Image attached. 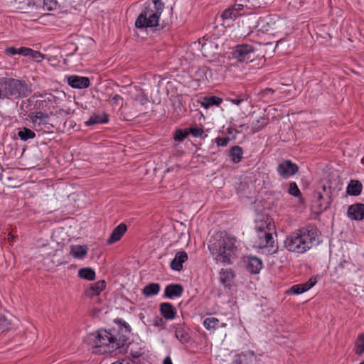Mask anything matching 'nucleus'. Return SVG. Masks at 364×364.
Wrapping results in <instances>:
<instances>
[{
  "label": "nucleus",
  "instance_id": "1",
  "mask_svg": "<svg viewBox=\"0 0 364 364\" xmlns=\"http://www.w3.org/2000/svg\"><path fill=\"white\" fill-rule=\"evenodd\" d=\"M238 244L234 235L218 231L209 239L208 248L215 263L232 264L237 257Z\"/></svg>",
  "mask_w": 364,
  "mask_h": 364
},
{
  "label": "nucleus",
  "instance_id": "2",
  "mask_svg": "<svg viewBox=\"0 0 364 364\" xmlns=\"http://www.w3.org/2000/svg\"><path fill=\"white\" fill-rule=\"evenodd\" d=\"M126 341L125 336H121L115 329H100L87 337V344L92 348L93 353L97 354L114 352L123 347Z\"/></svg>",
  "mask_w": 364,
  "mask_h": 364
},
{
  "label": "nucleus",
  "instance_id": "3",
  "mask_svg": "<svg viewBox=\"0 0 364 364\" xmlns=\"http://www.w3.org/2000/svg\"><path fill=\"white\" fill-rule=\"evenodd\" d=\"M317 236L315 228L298 230L287 237L284 246L290 252L304 253L311 248Z\"/></svg>",
  "mask_w": 364,
  "mask_h": 364
},
{
  "label": "nucleus",
  "instance_id": "4",
  "mask_svg": "<svg viewBox=\"0 0 364 364\" xmlns=\"http://www.w3.org/2000/svg\"><path fill=\"white\" fill-rule=\"evenodd\" d=\"M164 9V4L161 0L146 1L135 21V26L141 29L157 27Z\"/></svg>",
  "mask_w": 364,
  "mask_h": 364
},
{
  "label": "nucleus",
  "instance_id": "5",
  "mask_svg": "<svg viewBox=\"0 0 364 364\" xmlns=\"http://www.w3.org/2000/svg\"><path fill=\"white\" fill-rule=\"evenodd\" d=\"M0 87L8 97H25L31 92L24 81L14 78H0Z\"/></svg>",
  "mask_w": 364,
  "mask_h": 364
},
{
  "label": "nucleus",
  "instance_id": "6",
  "mask_svg": "<svg viewBox=\"0 0 364 364\" xmlns=\"http://www.w3.org/2000/svg\"><path fill=\"white\" fill-rule=\"evenodd\" d=\"M255 50V48L251 44H238L232 49V55L234 59L240 63H248L254 60Z\"/></svg>",
  "mask_w": 364,
  "mask_h": 364
},
{
  "label": "nucleus",
  "instance_id": "7",
  "mask_svg": "<svg viewBox=\"0 0 364 364\" xmlns=\"http://www.w3.org/2000/svg\"><path fill=\"white\" fill-rule=\"evenodd\" d=\"M52 114H53V112L50 107H48V109H44V112L38 111L31 113L29 117L36 130H41L43 128L49 129L51 125L48 121L50 116Z\"/></svg>",
  "mask_w": 364,
  "mask_h": 364
},
{
  "label": "nucleus",
  "instance_id": "8",
  "mask_svg": "<svg viewBox=\"0 0 364 364\" xmlns=\"http://www.w3.org/2000/svg\"><path fill=\"white\" fill-rule=\"evenodd\" d=\"M322 188L323 191L326 192V198H323L321 192L316 191L314 193V200L313 201L314 206L316 207L320 213L326 210L330 207L332 200L331 188L327 190L326 186H323Z\"/></svg>",
  "mask_w": 364,
  "mask_h": 364
},
{
  "label": "nucleus",
  "instance_id": "9",
  "mask_svg": "<svg viewBox=\"0 0 364 364\" xmlns=\"http://www.w3.org/2000/svg\"><path fill=\"white\" fill-rule=\"evenodd\" d=\"M278 174L283 178H289L299 171V166L291 160H284L277 167Z\"/></svg>",
  "mask_w": 364,
  "mask_h": 364
},
{
  "label": "nucleus",
  "instance_id": "10",
  "mask_svg": "<svg viewBox=\"0 0 364 364\" xmlns=\"http://www.w3.org/2000/svg\"><path fill=\"white\" fill-rule=\"evenodd\" d=\"M244 5L242 4H235L225 9L220 14V18L225 22L234 21L237 18L243 15Z\"/></svg>",
  "mask_w": 364,
  "mask_h": 364
},
{
  "label": "nucleus",
  "instance_id": "11",
  "mask_svg": "<svg viewBox=\"0 0 364 364\" xmlns=\"http://www.w3.org/2000/svg\"><path fill=\"white\" fill-rule=\"evenodd\" d=\"M257 237L255 239L253 247L255 248L264 249L273 247L274 242L272 232H256Z\"/></svg>",
  "mask_w": 364,
  "mask_h": 364
},
{
  "label": "nucleus",
  "instance_id": "12",
  "mask_svg": "<svg viewBox=\"0 0 364 364\" xmlns=\"http://www.w3.org/2000/svg\"><path fill=\"white\" fill-rule=\"evenodd\" d=\"M255 229L256 232H272L274 230V226L272 224V219L268 215H258L255 220Z\"/></svg>",
  "mask_w": 364,
  "mask_h": 364
},
{
  "label": "nucleus",
  "instance_id": "13",
  "mask_svg": "<svg viewBox=\"0 0 364 364\" xmlns=\"http://www.w3.org/2000/svg\"><path fill=\"white\" fill-rule=\"evenodd\" d=\"M67 83L75 89H85L90 85L89 77L73 75L66 77Z\"/></svg>",
  "mask_w": 364,
  "mask_h": 364
},
{
  "label": "nucleus",
  "instance_id": "14",
  "mask_svg": "<svg viewBox=\"0 0 364 364\" xmlns=\"http://www.w3.org/2000/svg\"><path fill=\"white\" fill-rule=\"evenodd\" d=\"M200 48H199L203 56L209 58L213 57L217 53L218 49V44L211 40H203L202 42L199 41Z\"/></svg>",
  "mask_w": 364,
  "mask_h": 364
},
{
  "label": "nucleus",
  "instance_id": "15",
  "mask_svg": "<svg viewBox=\"0 0 364 364\" xmlns=\"http://www.w3.org/2000/svg\"><path fill=\"white\" fill-rule=\"evenodd\" d=\"M235 272L231 268H222L219 272L220 282L225 287L230 289L235 277Z\"/></svg>",
  "mask_w": 364,
  "mask_h": 364
},
{
  "label": "nucleus",
  "instance_id": "16",
  "mask_svg": "<svg viewBox=\"0 0 364 364\" xmlns=\"http://www.w3.org/2000/svg\"><path fill=\"white\" fill-rule=\"evenodd\" d=\"M347 215L351 220H362L364 219V204L355 203L348 208Z\"/></svg>",
  "mask_w": 364,
  "mask_h": 364
},
{
  "label": "nucleus",
  "instance_id": "17",
  "mask_svg": "<svg viewBox=\"0 0 364 364\" xmlns=\"http://www.w3.org/2000/svg\"><path fill=\"white\" fill-rule=\"evenodd\" d=\"M127 231V226L125 223H120L116 228H114L109 238L107 240L108 245H112L123 237L125 232Z\"/></svg>",
  "mask_w": 364,
  "mask_h": 364
},
{
  "label": "nucleus",
  "instance_id": "18",
  "mask_svg": "<svg viewBox=\"0 0 364 364\" xmlns=\"http://www.w3.org/2000/svg\"><path fill=\"white\" fill-rule=\"evenodd\" d=\"M317 282L316 278L311 277L306 283L293 285L289 290L291 294H300L307 291Z\"/></svg>",
  "mask_w": 364,
  "mask_h": 364
},
{
  "label": "nucleus",
  "instance_id": "19",
  "mask_svg": "<svg viewBox=\"0 0 364 364\" xmlns=\"http://www.w3.org/2000/svg\"><path fill=\"white\" fill-rule=\"evenodd\" d=\"M183 292V287L179 284H168L164 289V296L166 298L173 299L181 296Z\"/></svg>",
  "mask_w": 364,
  "mask_h": 364
},
{
  "label": "nucleus",
  "instance_id": "20",
  "mask_svg": "<svg viewBox=\"0 0 364 364\" xmlns=\"http://www.w3.org/2000/svg\"><path fill=\"white\" fill-rule=\"evenodd\" d=\"M188 260V255L184 251L178 252L171 260L170 267L173 270L181 271L183 264Z\"/></svg>",
  "mask_w": 364,
  "mask_h": 364
},
{
  "label": "nucleus",
  "instance_id": "21",
  "mask_svg": "<svg viewBox=\"0 0 364 364\" xmlns=\"http://www.w3.org/2000/svg\"><path fill=\"white\" fill-rule=\"evenodd\" d=\"M106 287V283L104 280L97 281L90 284V287L85 291V294L90 298H92L99 295Z\"/></svg>",
  "mask_w": 364,
  "mask_h": 364
},
{
  "label": "nucleus",
  "instance_id": "22",
  "mask_svg": "<svg viewBox=\"0 0 364 364\" xmlns=\"http://www.w3.org/2000/svg\"><path fill=\"white\" fill-rule=\"evenodd\" d=\"M159 310L161 315L166 320L173 319L176 314V308L168 302L161 303Z\"/></svg>",
  "mask_w": 364,
  "mask_h": 364
},
{
  "label": "nucleus",
  "instance_id": "23",
  "mask_svg": "<svg viewBox=\"0 0 364 364\" xmlns=\"http://www.w3.org/2000/svg\"><path fill=\"white\" fill-rule=\"evenodd\" d=\"M176 338L182 343H188L189 341V335L188 330L183 323H178L173 326Z\"/></svg>",
  "mask_w": 364,
  "mask_h": 364
},
{
  "label": "nucleus",
  "instance_id": "24",
  "mask_svg": "<svg viewBox=\"0 0 364 364\" xmlns=\"http://www.w3.org/2000/svg\"><path fill=\"white\" fill-rule=\"evenodd\" d=\"M109 121V117L105 112L93 114L85 122L86 126H92L97 124H106Z\"/></svg>",
  "mask_w": 364,
  "mask_h": 364
},
{
  "label": "nucleus",
  "instance_id": "25",
  "mask_svg": "<svg viewBox=\"0 0 364 364\" xmlns=\"http://www.w3.org/2000/svg\"><path fill=\"white\" fill-rule=\"evenodd\" d=\"M262 267V261L256 257H249L247 269L252 274H257Z\"/></svg>",
  "mask_w": 364,
  "mask_h": 364
},
{
  "label": "nucleus",
  "instance_id": "26",
  "mask_svg": "<svg viewBox=\"0 0 364 364\" xmlns=\"http://www.w3.org/2000/svg\"><path fill=\"white\" fill-rule=\"evenodd\" d=\"M87 247L85 245H72L70 255L77 259H82L87 253Z\"/></svg>",
  "mask_w": 364,
  "mask_h": 364
},
{
  "label": "nucleus",
  "instance_id": "27",
  "mask_svg": "<svg viewBox=\"0 0 364 364\" xmlns=\"http://www.w3.org/2000/svg\"><path fill=\"white\" fill-rule=\"evenodd\" d=\"M363 186L358 181H351L347 187V193L350 196H357L362 191Z\"/></svg>",
  "mask_w": 364,
  "mask_h": 364
},
{
  "label": "nucleus",
  "instance_id": "28",
  "mask_svg": "<svg viewBox=\"0 0 364 364\" xmlns=\"http://www.w3.org/2000/svg\"><path fill=\"white\" fill-rule=\"evenodd\" d=\"M161 287L158 283H151L145 286L142 289V293L145 296L156 295L160 291Z\"/></svg>",
  "mask_w": 364,
  "mask_h": 364
},
{
  "label": "nucleus",
  "instance_id": "29",
  "mask_svg": "<svg viewBox=\"0 0 364 364\" xmlns=\"http://www.w3.org/2000/svg\"><path fill=\"white\" fill-rule=\"evenodd\" d=\"M243 156V150L240 146H234L230 151V156L234 163L241 161Z\"/></svg>",
  "mask_w": 364,
  "mask_h": 364
},
{
  "label": "nucleus",
  "instance_id": "30",
  "mask_svg": "<svg viewBox=\"0 0 364 364\" xmlns=\"http://www.w3.org/2000/svg\"><path fill=\"white\" fill-rule=\"evenodd\" d=\"M56 100L57 97L55 96L50 94L47 100H41L37 104V106L39 109H41L43 112H44V109H48V107H50L53 111L54 107L52 105L53 102H55Z\"/></svg>",
  "mask_w": 364,
  "mask_h": 364
},
{
  "label": "nucleus",
  "instance_id": "31",
  "mask_svg": "<svg viewBox=\"0 0 364 364\" xmlns=\"http://www.w3.org/2000/svg\"><path fill=\"white\" fill-rule=\"evenodd\" d=\"M17 134L20 139L24 141L36 137L35 132L26 127L19 129Z\"/></svg>",
  "mask_w": 364,
  "mask_h": 364
},
{
  "label": "nucleus",
  "instance_id": "32",
  "mask_svg": "<svg viewBox=\"0 0 364 364\" xmlns=\"http://www.w3.org/2000/svg\"><path fill=\"white\" fill-rule=\"evenodd\" d=\"M78 276L88 281H92L95 279V272L90 267L82 268L78 271Z\"/></svg>",
  "mask_w": 364,
  "mask_h": 364
},
{
  "label": "nucleus",
  "instance_id": "33",
  "mask_svg": "<svg viewBox=\"0 0 364 364\" xmlns=\"http://www.w3.org/2000/svg\"><path fill=\"white\" fill-rule=\"evenodd\" d=\"M269 119L265 116L260 117L252 123L253 132H257L263 129L268 123Z\"/></svg>",
  "mask_w": 364,
  "mask_h": 364
},
{
  "label": "nucleus",
  "instance_id": "34",
  "mask_svg": "<svg viewBox=\"0 0 364 364\" xmlns=\"http://www.w3.org/2000/svg\"><path fill=\"white\" fill-rule=\"evenodd\" d=\"M258 31L262 33L268 32L272 28V23L267 21V18H259L256 26Z\"/></svg>",
  "mask_w": 364,
  "mask_h": 364
},
{
  "label": "nucleus",
  "instance_id": "35",
  "mask_svg": "<svg viewBox=\"0 0 364 364\" xmlns=\"http://www.w3.org/2000/svg\"><path fill=\"white\" fill-rule=\"evenodd\" d=\"M351 262L347 259L341 260L336 267V270L341 274H346L347 272H350Z\"/></svg>",
  "mask_w": 364,
  "mask_h": 364
},
{
  "label": "nucleus",
  "instance_id": "36",
  "mask_svg": "<svg viewBox=\"0 0 364 364\" xmlns=\"http://www.w3.org/2000/svg\"><path fill=\"white\" fill-rule=\"evenodd\" d=\"M218 323L219 320L215 317H208L203 321L204 327L208 331L215 330L218 326Z\"/></svg>",
  "mask_w": 364,
  "mask_h": 364
},
{
  "label": "nucleus",
  "instance_id": "37",
  "mask_svg": "<svg viewBox=\"0 0 364 364\" xmlns=\"http://www.w3.org/2000/svg\"><path fill=\"white\" fill-rule=\"evenodd\" d=\"M78 50V47L73 43L67 45L63 50V53L65 57H70L73 55Z\"/></svg>",
  "mask_w": 364,
  "mask_h": 364
},
{
  "label": "nucleus",
  "instance_id": "38",
  "mask_svg": "<svg viewBox=\"0 0 364 364\" xmlns=\"http://www.w3.org/2000/svg\"><path fill=\"white\" fill-rule=\"evenodd\" d=\"M189 134V132H188V129H177L175 132L173 139L175 141H181L185 139Z\"/></svg>",
  "mask_w": 364,
  "mask_h": 364
},
{
  "label": "nucleus",
  "instance_id": "39",
  "mask_svg": "<svg viewBox=\"0 0 364 364\" xmlns=\"http://www.w3.org/2000/svg\"><path fill=\"white\" fill-rule=\"evenodd\" d=\"M58 2L57 0H43V8L47 11H53L57 9Z\"/></svg>",
  "mask_w": 364,
  "mask_h": 364
},
{
  "label": "nucleus",
  "instance_id": "40",
  "mask_svg": "<svg viewBox=\"0 0 364 364\" xmlns=\"http://www.w3.org/2000/svg\"><path fill=\"white\" fill-rule=\"evenodd\" d=\"M223 102V100L220 98V97H218L217 96H212V97H208L207 100H206V104L204 105V106L205 107H208L209 106H213V105H220Z\"/></svg>",
  "mask_w": 364,
  "mask_h": 364
},
{
  "label": "nucleus",
  "instance_id": "41",
  "mask_svg": "<svg viewBox=\"0 0 364 364\" xmlns=\"http://www.w3.org/2000/svg\"><path fill=\"white\" fill-rule=\"evenodd\" d=\"M288 193L294 196V197H299L301 196V191L296 183V182H291L289 184V187L288 189Z\"/></svg>",
  "mask_w": 364,
  "mask_h": 364
},
{
  "label": "nucleus",
  "instance_id": "42",
  "mask_svg": "<svg viewBox=\"0 0 364 364\" xmlns=\"http://www.w3.org/2000/svg\"><path fill=\"white\" fill-rule=\"evenodd\" d=\"M32 60H36L38 62L42 60L44 58L43 54H42L41 52L34 50L31 48H30L28 52V56Z\"/></svg>",
  "mask_w": 364,
  "mask_h": 364
},
{
  "label": "nucleus",
  "instance_id": "43",
  "mask_svg": "<svg viewBox=\"0 0 364 364\" xmlns=\"http://www.w3.org/2000/svg\"><path fill=\"white\" fill-rule=\"evenodd\" d=\"M232 104L236 105H240L242 102L247 100V97L245 94H241L240 95L236 96L234 98H229L228 100Z\"/></svg>",
  "mask_w": 364,
  "mask_h": 364
},
{
  "label": "nucleus",
  "instance_id": "44",
  "mask_svg": "<svg viewBox=\"0 0 364 364\" xmlns=\"http://www.w3.org/2000/svg\"><path fill=\"white\" fill-rule=\"evenodd\" d=\"M187 129H188V132H189V134H191L195 137H200L204 133L203 129L200 127H191V128H187Z\"/></svg>",
  "mask_w": 364,
  "mask_h": 364
},
{
  "label": "nucleus",
  "instance_id": "45",
  "mask_svg": "<svg viewBox=\"0 0 364 364\" xmlns=\"http://www.w3.org/2000/svg\"><path fill=\"white\" fill-rule=\"evenodd\" d=\"M134 347V344H132L130 346V354L134 358H139L143 354V350L141 348L135 349Z\"/></svg>",
  "mask_w": 364,
  "mask_h": 364
},
{
  "label": "nucleus",
  "instance_id": "46",
  "mask_svg": "<svg viewBox=\"0 0 364 364\" xmlns=\"http://www.w3.org/2000/svg\"><path fill=\"white\" fill-rule=\"evenodd\" d=\"M11 325L10 321L2 314H0V328L6 329Z\"/></svg>",
  "mask_w": 364,
  "mask_h": 364
},
{
  "label": "nucleus",
  "instance_id": "47",
  "mask_svg": "<svg viewBox=\"0 0 364 364\" xmlns=\"http://www.w3.org/2000/svg\"><path fill=\"white\" fill-rule=\"evenodd\" d=\"M230 141L229 137L218 136L215 139V142L218 146H226Z\"/></svg>",
  "mask_w": 364,
  "mask_h": 364
},
{
  "label": "nucleus",
  "instance_id": "48",
  "mask_svg": "<svg viewBox=\"0 0 364 364\" xmlns=\"http://www.w3.org/2000/svg\"><path fill=\"white\" fill-rule=\"evenodd\" d=\"M134 100L136 101H139L141 105H144L148 101L147 97L141 92H140L137 95H136Z\"/></svg>",
  "mask_w": 364,
  "mask_h": 364
},
{
  "label": "nucleus",
  "instance_id": "49",
  "mask_svg": "<svg viewBox=\"0 0 364 364\" xmlns=\"http://www.w3.org/2000/svg\"><path fill=\"white\" fill-rule=\"evenodd\" d=\"M30 48L27 47H21L19 48H17V54L28 57V52H29Z\"/></svg>",
  "mask_w": 364,
  "mask_h": 364
},
{
  "label": "nucleus",
  "instance_id": "50",
  "mask_svg": "<svg viewBox=\"0 0 364 364\" xmlns=\"http://www.w3.org/2000/svg\"><path fill=\"white\" fill-rule=\"evenodd\" d=\"M5 53L9 55H14L17 54V48L14 47H8L5 49Z\"/></svg>",
  "mask_w": 364,
  "mask_h": 364
},
{
  "label": "nucleus",
  "instance_id": "51",
  "mask_svg": "<svg viewBox=\"0 0 364 364\" xmlns=\"http://www.w3.org/2000/svg\"><path fill=\"white\" fill-rule=\"evenodd\" d=\"M112 100L114 103L117 104L119 100H122V97L119 95L116 94L112 97Z\"/></svg>",
  "mask_w": 364,
  "mask_h": 364
},
{
  "label": "nucleus",
  "instance_id": "52",
  "mask_svg": "<svg viewBox=\"0 0 364 364\" xmlns=\"http://www.w3.org/2000/svg\"><path fill=\"white\" fill-rule=\"evenodd\" d=\"M241 357H242L241 355H237L235 356V360H233V363L234 364H242Z\"/></svg>",
  "mask_w": 364,
  "mask_h": 364
},
{
  "label": "nucleus",
  "instance_id": "53",
  "mask_svg": "<svg viewBox=\"0 0 364 364\" xmlns=\"http://www.w3.org/2000/svg\"><path fill=\"white\" fill-rule=\"evenodd\" d=\"M364 352V346L363 344L358 346L356 349V353L358 355L362 354Z\"/></svg>",
  "mask_w": 364,
  "mask_h": 364
},
{
  "label": "nucleus",
  "instance_id": "54",
  "mask_svg": "<svg viewBox=\"0 0 364 364\" xmlns=\"http://www.w3.org/2000/svg\"><path fill=\"white\" fill-rule=\"evenodd\" d=\"M208 70L204 67V68H199L198 69V73H200V75H206V72L208 71Z\"/></svg>",
  "mask_w": 364,
  "mask_h": 364
},
{
  "label": "nucleus",
  "instance_id": "55",
  "mask_svg": "<svg viewBox=\"0 0 364 364\" xmlns=\"http://www.w3.org/2000/svg\"><path fill=\"white\" fill-rule=\"evenodd\" d=\"M163 364H173L172 360L169 356L165 358Z\"/></svg>",
  "mask_w": 364,
  "mask_h": 364
},
{
  "label": "nucleus",
  "instance_id": "56",
  "mask_svg": "<svg viewBox=\"0 0 364 364\" xmlns=\"http://www.w3.org/2000/svg\"><path fill=\"white\" fill-rule=\"evenodd\" d=\"M112 364H129V362L126 360H117Z\"/></svg>",
  "mask_w": 364,
  "mask_h": 364
},
{
  "label": "nucleus",
  "instance_id": "57",
  "mask_svg": "<svg viewBox=\"0 0 364 364\" xmlns=\"http://www.w3.org/2000/svg\"><path fill=\"white\" fill-rule=\"evenodd\" d=\"M360 339L362 342V344L364 346V333L360 336Z\"/></svg>",
  "mask_w": 364,
  "mask_h": 364
},
{
  "label": "nucleus",
  "instance_id": "58",
  "mask_svg": "<svg viewBox=\"0 0 364 364\" xmlns=\"http://www.w3.org/2000/svg\"><path fill=\"white\" fill-rule=\"evenodd\" d=\"M34 95H35L36 97H43V94H40V93H37V92H36V93L34 94Z\"/></svg>",
  "mask_w": 364,
  "mask_h": 364
},
{
  "label": "nucleus",
  "instance_id": "59",
  "mask_svg": "<svg viewBox=\"0 0 364 364\" xmlns=\"http://www.w3.org/2000/svg\"><path fill=\"white\" fill-rule=\"evenodd\" d=\"M228 133L232 134V129L230 128L228 129Z\"/></svg>",
  "mask_w": 364,
  "mask_h": 364
},
{
  "label": "nucleus",
  "instance_id": "60",
  "mask_svg": "<svg viewBox=\"0 0 364 364\" xmlns=\"http://www.w3.org/2000/svg\"><path fill=\"white\" fill-rule=\"evenodd\" d=\"M361 163L364 164V156L361 159Z\"/></svg>",
  "mask_w": 364,
  "mask_h": 364
},
{
  "label": "nucleus",
  "instance_id": "61",
  "mask_svg": "<svg viewBox=\"0 0 364 364\" xmlns=\"http://www.w3.org/2000/svg\"><path fill=\"white\" fill-rule=\"evenodd\" d=\"M360 364H364V362H361Z\"/></svg>",
  "mask_w": 364,
  "mask_h": 364
}]
</instances>
